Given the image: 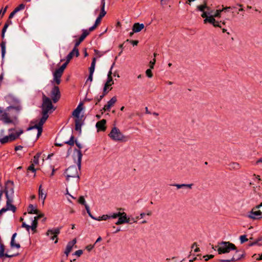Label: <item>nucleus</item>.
<instances>
[{"label": "nucleus", "mask_w": 262, "mask_h": 262, "mask_svg": "<svg viewBox=\"0 0 262 262\" xmlns=\"http://www.w3.org/2000/svg\"><path fill=\"white\" fill-rule=\"evenodd\" d=\"M106 120L102 119L96 123V127L98 131H105L106 130Z\"/></svg>", "instance_id": "dca6fc26"}, {"label": "nucleus", "mask_w": 262, "mask_h": 262, "mask_svg": "<svg viewBox=\"0 0 262 262\" xmlns=\"http://www.w3.org/2000/svg\"><path fill=\"white\" fill-rule=\"evenodd\" d=\"M229 170H237L240 168V165L236 162H231L228 165Z\"/></svg>", "instance_id": "4be33fe9"}, {"label": "nucleus", "mask_w": 262, "mask_h": 262, "mask_svg": "<svg viewBox=\"0 0 262 262\" xmlns=\"http://www.w3.org/2000/svg\"><path fill=\"white\" fill-rule=\"evenodd\" d=\"M114 64H115V63H113V64H112V67L111 68V69H110V71L108 73L107 77H112V70Z\"/></svg>", "instance_id": "052dcab7"}, {"label": "nucleus", "mask_w": 262, "mask_h": 262, "mask_svg": "<svg viewBox=\"0 0 262 262\" xmlns=\"http://www.w3.org/2000/svg\"><path fill=\"white\" fill-rule=\"evenodd\" d=\"M42 117L39 120L38 123L35 125L28 128V130L32 129H37V137L38 138L41 134L42 132V125L45 123L49 117L48 113H51L55 110L52 103L51 99L47 97L45 95L42 96Z\"/></svg>", "instance_id": "f03ea898"}, {"label": "nucleus", "mask_w": 262, "mask_h": 262, "mask_svg": "<svg viewBox=\"0 0 262 262\" xmlns=\"http://www.w3.org/2000/svg\"><path fill=\"white\" fill-rule=\"evenodd\" d=\"M4 246L3 245H0V258L3 257V256H6L7 257H11L14 256V255H9L7 253L4 254Z\"/></svg>", "instance_id": "5701e85b"}, {"label": "nucleus", "mask_w": 262, "mask_h": 262, "mask_svg": "<svg viewBox=\"0 0 262 262\" xmlns=\"http://www.w3.org/2000/svg\"><path fill=\"white\" fill-rule=\"evenodd\" d=\"M25 5L23 4H20L18 7L15 8L14 10L16 11V12L25 9Z\"/></svg>", "instance_id": "a19ab883"}, {"label": "nucleus", "mask_w": 262, "mask_h": 262, "mask_svg": "<svg viewBox=\"0 0 262 262\" xmlns=\"http://www.w3.org/2000/svg\"><path fill=\"white\" fill-rule=\"evenodd\" d=\"M156 63V58H154L152 61H150L149 62V67L150 69H154V65Z\"/></svg>", "instance_id": "603ef678"}, {"label": "nucleus", "mask_w": 262, "mask_h": 262, "mask_svg": "<svg viewBox=\"0 0 262 262\" xmlns=\"http://www.w3.org/2000/svg\"><path fill=\"white\" fill-rule=\"evenodd\" d=\"M138 219H139V216H137L136 218H134V217H132V219L130 218L131 224L132 223H136Z\"/></svg>", "instance_id": "e2e57ef3"}, {"label": "nucleus", "mask_w": 262, "mask_h": 262, "mask_svg": "<svg viewBox=\"0 0 262 262\" xmlns=\"http://www.w3.org/2000/svg\"><path fill=\"white\" fill-rule=\"evenodd\" d=\"M1 48L2 51V57L3 59L6 54V41L3 40L1 43Z\"/></svg>", "instance_id": "cd10ccee"}, {"label": "nucleus", "mask_w": 262, "mask_h": 262, "mask_svg": "<svg viewBox=\"0 0 262 262\" xmlns=\"http://www.w3.org/2000/svg\"><path fill=\"white\" fill-rule=\"evenodd\" d=\"M94 248V246L89 245L86 247V249L88 251H90Z\"/></svg>", "instance_id": "338daca9"}, {"label": "nucleus", "mask_w": 262, "mask_h": 262, "mask_svg": "<svg viewBox=\"0 0 262 262\" xmlns=\"http://www.w3.org/2000/svg\"><path fill=\"white\" fill-rule=\"evenodd\" d=\"M6 101L12 105L5 109L0 107V120L6 124L16 125L18 122V116L23 110V106L18 99L11 95L5 97Z\"/></svg>", "instance_id": "f257e3e1"}, {"label": "nucleus", "mask_w": 262, "mask_h": 262, "mask_svg": "<svg viewBox=\"0 0 262 262\" xmlns=\"http://www.w3.org/2000/svg\"><path fill=\"white\" fill-rule=\"evenodd\" d=\"M202 12L203 13H202V14L201 15V16L202 17L205 18V19H206L207 17H209V16L207 15V12H205V11H204V12Z\"/></svg>", "instance_id": "69168bd1"}, {"label": "nucleus", "mask_w": 262, "mask_h": 262, "mask_svg": "<svg viewBox=\"0 0 262 262\" xmlns=\"http://www.w3.org/2000/svg\"><path fill=\"white\" fill-rule=\"evenodd\" d=\"M172 186L177 187L178 189L183 188H188L189 189H191L192 188V184H173Z\"/></svg>", "instance_id": "393cba45"}, {"label": "nucleus", "mask_w": 262, "mask_h": 262, "mask_svg": "<svg viewBox=\"0 0 262 262\" xmlns=\"http://www.w3.org/2000/svg\"><path fill=\"white\" fill-rule=\"evenodd\" d=\"M75 144L76 145V146L79 148V149H81L82 148V146L81 145V144L79 143L78 142H77L76 140L75 141Z\"/></svg>", "instance_id": "774afa93"}, {"label": "nucleus", "mask_w": 262, "mask_h": 262, "mask_svg": "<svg viewBox=\"0 0 262 262\" xmlns=\"http://www.w3.org/2000/svg\"><path fill=\"white\" fill-rule=\"evenodd\" d=\"M74 139V137L73 136H71L70 140L69 141L65 142L64 143L68 144L70 146H73L74 144V143H75Z\"/></svg>", "instance_id": "f704fd0d"}, {"label": "nucleus", "mask_w": 262, "mask_h": 262, "mask_svg": "<svg viewBox=\"0 0 262 262\" xmlns=\"http://www.w3.org/2000/svg\"><path fill=\"white\" fill-rule=\"evenodd\" d=\"M82 41V40H80V38H79L78 40H77L75 42V46L74 48H76V49H78V47L80 44V43Z\"/></svg>", "instance_id": "8fccbe9b"}, {"label": "nucleus", "mask_w": 262, "mask_h": 262, "mask_svg": "<svg viewBox=\"0 0 262 262\" xmlns=\"http://www.w3.org/2000/svg\"><path fill=\"white\" fill-rule=\"evenodd\" d=\"M61 228H62V227H60L54 228L52 229H49V230H48V231L46 233V235L47 236H50V239L51 240H54L55 238H56V240L54 242V243L56 244L58 242L57 236L60 233Z\"/></svg>", "instance_id": "6e6552de"}, {"label": "nucleus", "mask_w": 262, "mask_h": 262, "mask_svg": "<svg viewBox=\"0 0 262 262\" xmlns=\"http://www.w3.org/2000/svg\"><path fill=\"white\" fill-rule=\"evenodd\" d=\"M101 19H102L101 18H100V17L98 16L97 18L94 25L92 27L90 28V31L94 30L96 28L97 26L100 23Z\"/></svg>", "instance_id": "c756f323"}, {"label": "nucleus", "mask_w": 262, "mask_h": 262, "mask_svg": "<svg viewBox=\"0 0 262 262\" xmlns=\"http://www.w3.org/2000/svg\"><path fill=\"white\" fill-rule=\"evenodd\" d=\"M5 192L7 199L6 208H9V210H12L13 212H15L16 211V208L12 204V203L13 202L12 198L9 196L8 190H5Z\"/></svg>", "instance_id": "f8f14e48"}, {"label": "nucleus", "mask_w": 262, "mask_h": 262, "mask_svg": "<svg viewBox=\"0 0 262 262\" xmlns=\"http://www.w3.org/2000/svg\"><path fill=\"white\" fill-rule=\"evenodd\" d=\"M41 155L40 152L37 153L33 157V164H38L39 163V158Z\"/></svg>", "instance_id": "473e14b6"}, {"label": "nucleus", "mask_w": 262, "mask_h": 262, "mask_svg": "<svg viewBox=\"0 0 262 262\" xmlns=\"http://www.w3.org/2000/svg\"><path fill=\"white\" fill-rule=\"evenodd\" d=\"M17 235L16 233H14L11 237V240L10 242L11 247L12 248H16L17 249H19L20 247V246L19 244L16 243L15 242V238Z\"/></svg>", "instance_id": "aec40b11"}, {"label": "nucleus", "mask_w": 262, "mask_h": 262, "mask_svg": "<svg viewBox=\"0 0 262 262\" xmlns=\"http://www.w3.org/2000/svg\"><path fill=\"white\" fill-rule=\"evenodd\" d=\"M256 209H257L255 208V207L252 209L248 215L249 218L252 219L261 218L260 216L261 215V212L260 210H255Z\"/></svg>", "instance_id": "4468645a"}, {"label": "nucleus", "mask_w": 262, "mask_h": 262, "mask_svg": "<svg viewBox=\"0 0 262 262\" xmlns=\"http://www.w3.org/2000/svg\"><path fill=\"white\" fill-rule=\"evenodd\" d=\"M8 25L7 24H5L4 25V26L2 29V38L3 39H4V37H5V32H6V30L8 28Z\"/></svg>", "instance_id": "58836bf2"}, {"label": "nucleus", "mask_w": 262, "mask_h": 262, "mask_svg": "<svg viewBox=\"0 0 262 262\" xmlns=\"http://www.w3.org/2000/svg\"><path fill=\"white\" fill-rule=\"evenodd\" d=\"M236 249L234 244L229 242H222L215 246V250H216L219 254L229 253L231 250Z\"/></svg>", "instance_id": "39448f33"}, {"label": "nucleus", "mask_w": 262, "mask_h": 262, "mask_svg": "<svg viewBox=\"0 0 262 262\" xmlns=\"http://www.w3.org/2000/svg\"><path fill=\"white\" fill-rule=\"evenodd\" d=\"M75 151H76L77 154V164L78 168L75 165L71 166L66 169L64 173L66 174V180L67 181H69L71 178H76V183H78L80 179L78 170L80 171L81 169L82 154L80 149H75Z\"/></svg>", "instance_id": "7ed1b4c3"}, {"label": "nucleus", "mask_w": 262, "mask_h": 262, "mask_svg": "<svg viewBox=\"0 0 262 262\" xmlns=\"http://www.w3.org/2000/svg\"><path fill=\"white\" fill-rule=\"evenodd\" d=\"M244 252L240 250H236L234 255L231 258L227 259H219L217 261L219 262H231L235 261L241 259L244 257Z\"/></svg>", "instance_id": "1a4fd4ad"}, {"label": "nucleus", "mask_w": 262, "mask_h": 262, "mask_svg": "<svg viewBox=\"0 0 262 262\" xmlns=\"http://www.w3.org/2000/svg\"><path fill=\"white\" fill-rule=\"evenodd\" d=\"M83 109V103L80 102L76 108L73 112V116L78 119L80 117V114Z\"/></svg>", "instance_id": "f3484780"}, {"label": "nucleus", "mask_w": 262, "mask_h": 262, "mask_svg": "<svg viewBox=\"0 0 262 262\" xmlns=\"http://www.w3.org/2000/svg\"><path fill=\"white\" fill-rule=\"evenodd\" d=\"M191 248L192 249H194V251L195 252H197L200 251L199 248L196 247V243H194L192 245Z\"/></svg>", "instance_id": "5fc2aeb1"}, {"label": "nucleus", "mask_w": 262, "mask_h": 262, "mask_svg": "<svg viewBox=\"0 0 262 262\" xmlns=\"http://www.w3.org/2000/svg\"><path fill=\"white\" fill-rule=\"evenodd\" d=\"M144 28L143 24L135 23L133 26V31L135 33L141 31Z\"/></svg>", "instance_id": "6ab92c4d"}, {"label": "nucleus", "mask_w": 262, "mask_h": 262, "mask_svg": "<svg viewBox=\"0 0 262 262\" xmlns=\"http://www.w3.org/2000/svg\"><path fill=\"white\" fill-rule=\"evenodd\" d=\"M78 203L81 205H83L85 207V205H88L85 201L83 196H80L78 199Z\"/></svg>", "instance_id": "4c0bfd02"}, {"label": "nucleus", "mask_w": 262, "mask_h": 262, "mask_svg": "<svg viewBox=\"0 0 262 262\" xmlns=\"http://www.w3.org/2000/svg\"><path fill=\"white\" fill-rule=\"evenodd\" d=\"M105 5V0H101V12L98 16L99 17H100L101 18L103 17H104L105 15V14H106V12L104 10Z\"/></svg>", "instance_id": "412c9836"}, {"label": "nucleus", "mask_w": 262, "mask_h": 262, "mask_svg": "<svg viewBox=\"0 0 262 262\" xmlns=\"http://www.w3.org/2000/svg\"><path fill=\"white\" fill-rule=\"evenodd\" d=\"M63 72L59 70L56 69L53 73V80L52 83L55 82L56 84L58 85L61 82V77L63 74Z\"/></svg>", "instance_id": "ddd939ff"}, {"label": "nucleus", "mask_w": 262, "mask_h": 262, "mask_svg": "<svg viewBox=\"0 0 262 262\" xmlns=\"http://www.w3.org/2000/svg\"><path fill=\"white\" fill-rule=\"evenodd\" d=\"M81 125L79 122L78 120H77V119L76 120V121H75V130H77V131H79L80 133H81Z\"/></svg>", "instance_id": "e433bc0d"}, {"label": "nucleus", "mask_w": 262, "mask_h": 262, "mask_svg": "<svg viewBox=\"0 0 262 262\" xmlns=\"http://www.w3.org/2000/svg\"><path fill=\"white\" fill-rule=\"evenodd\" d=\"M151 69H147L146 71V76L147 77H148L149 78H151L152 77L153 75H152V72L151 71Z\"/></svg>", "instance_id": "49530a36"}, {"label": "nucleus", "mask_w": 262, "mask_h": 262, "mask_svg": "<svg viewBox=\"0 0 262 262\" xmlns=\"http://www.w3.org/2000/svg\"><path fill=\"white\" fill-rule=\"evenodd\" d=\"M108 136L114 141H126V137L120 132L119 129L116 127H114Z\"/></svg>", "instance_id": "0eeeda50"}, {"label": "nucleus", "mask_w": 262, "mask_h": 262, "mask_svg": "<svg viewBox=\"0 0 262 262\" xmlns=\"http://www.w3.org/2000/svg\"><path fill=\"white\" fill-rule=\"evenodd\" d=\"M28 170L32 171L33 172H35L36 171V169L34 168V166L33 164H32L28 168Z\"/></svg>", "instance_id": "864d4df0"}, {"label": "nucleus", "mask_w": 262, "mask_h": 262, "mask_svg": "<svg viewBox=\"0 0 262 262\" xmlns=\"http://www.w3.org/2000/svg\"><path fill=\"white\" fill-rule=\"evenodd\" d=\"M72 248H73L72 246H70L68 244H67L66 248V250L64 251V253L66 254L67 257L68 256L69 253H70V252L72 250Z\"/></svg>", "instance_id": "72a5a7b5"}, {"label": "nucleus", "mask_w": 262, "mask_h": 262, "mask_svg": "<svg viewBox=\"0 0 262 262\" xmlns=\"http://www.w3.org/2000/svg\"><path fill=\"white\" fill-rule=\"evenodd\" d=\"M38 195L39 198L42 200V203L43 204L44 201L46 198V194L43 193V190L41 189V185H40L39 187Z\"/></svg>", "instance_id": "a878e982"}, {"label": "nucleus", "mask_w": 262, "mask_h": 262, "mask_svg": "<svg viewBox=\"0 0 262 262\" xmlns=\"http://www.w3.org/2000/svg\"><path fill=\"white\" fill-rule=\"evenodd\" d=\"M82 33L80 35V36L79 37V38H80V40L83 41L86 37V36H88L89 35L90 32H91L92 31H90V28H89V30L83 29L82 30Z\"/></svg>", "instance_id": "b1692460"}, {"label": "nucleus", "mask_w": 262, "mask_h": 262, "mask_svg": "<svg viewBox=\"0 0 262 262\" xmlns=\"http://www.w3.org/2000/svg\"><path fill=\"white\" fill-rule=\"evenodd\" d=\"M85 209L86 210V212L88 213V214H89V215L93 219L96 220V218H95V217H94L93 216V215L91 214V211H90V207L88 205H85Z\"/></svg>", "instance_id": "79ce46f5"}, {"label": "nucleus", "mask_w": 262, "mask_h": 262, "mask_svg": "<svg viewBox=\"0 0 262 262\" xmlns=\"http://www.w3.org/2000/svg\"><path fill=\"white\" fill-rule=\"evenodd\" d=\"M114 84V81L112 77H107V80L104 85H106V86L109 87Z\"/></svg>", "instance_id": "c9c22d12"}, {"label": "nucleus", "mask_w": 262, "mask_h": 262, "mask_svg": "<svg viewBox=\"0 0 262 262\" xmlns=\"http://www.w3.org/2000/svg\"><path fill=\"white\" fill-rule=\"evenodd\" d=\"M69 62H68L67 59H66V62L63 63L59 68H58L59 70H60L62 71H64V69L67 66V64H68Z\"/></svg>", "instance_id": "de8ad7c7"}, {"label": "nucleus", "mask_w": 262, "mask_h": 262, "mask_svg": "<svg viewBox=\"0 0 262 262\" xmlns=\"http://www.w3.org/2000/svg\"><path fill=\"white\" fill-rule=\"evenodd\" d=\"M28 213L30 214H36L39 213V211L37 209H35L33 205L30 204L28 208Z\"/></svg>", "instance_id": "bb28decb"}, {"label": "nucleus", "mask_w": 262, "mask_h": 262, "mask_svg": "<svg viewBox=\"0 0 262 262\" xmlns=\"http://www.w3.org/2000/svg\"><path fill=\"white\" fill-rule=\"evenodd\" d=\"M22 227L25 228L29 231L30 229V226L27 225L25 223H23Z\"/></svg>", "instance_id": "4d7b16f0"}, {"label": "nucleus", "mask_w": 262, "mask_h": 262, "mask_svg": "<svg viewBox=\"0 0 262 262\" xmlns=\"http://www.w3.org/2000/svg\"><path fill=\"white\" fill-rule=\"evenodd\" d=\"M95 64H96V58L94 57V58H93V59L92 60L91 67L89 68L90 73H94V70H95Z\"/></svg>", "instance_id": "2f4dec72"}, {"label": "nucleus", "mask_w": 262, "mask_h": 262, "mask_svg": "<svg viewBox=\"0 0 262 262\" xmlns=\"http://www.w3.org/2000/svg\"><path fill=\"white\" fill-rule=\"evenodd\" d=\"M117 101V98L115 96L112 97L108 102L107 104L105 105L103 107L104 111H110V108L113 106Z\"/></svg>", "instance_id": "2eb2a0df"}, {"label": "nucleus", "mask_w": 262, "mask_h": 262, "mask_svg": "<svg viewBox=\"0 0 262 262\" xmlns=\"http://www.w3.org/2000/svg\"><path fill=\"white\" fill-rule=\"evenodd\" d=\"M79 55V53L78 49H76V48H73L71 52H70L69 54L67 55L66 57V59H67L68 62H70L71 59L73 58L74 56L76 57H78Z\"/></svg>", "instance_id": "a211bd4d"}, {"label": "nucleus", "mask_w": 262, "mask_h": 262, "mask_svg": "<svg viewBox=\"0 0 262 262\" xmlns=\"http://www.w3.org/2000/svg\"><path fill=\"white\" fill-rule=\"evenodd\" d=\"M118 221L116 222L115 224L119 225L125 223L131 224L130 218L127 217L126 213L124 212H121V215L119 216Z\"/></svg>", "instance_id": "9b49d317"}, {"label": "nucleus", "mask_w": 262, "mask_h": 262, "mask_svg": "<svg viewBox=\"0 0 262 262\" xmlns=\"http://www.w3.org/2000/svg\"><path fill=\"white\" fill-rule=\"evenodd\" d=\"M8 132L9 134L8 136L0 138L1 144H4L15 140L24 133V130L21 129L15 130L14 128H12L8 129Z\"/></svg>", "instance_id": "20e7f679"}, {"label": "nucleus", "mask_w": 262, "mask_h": 262, "mask_svg": "<svg viewBox=\"0 0 262 262\" xmlns=\"http://www.w3.org/2000/svg\"><path fill=\"white\" fill-rule=\"evenodd\" d=\"M109 87H107L106 86V85H104V88H103V94L101 95H103V97H104V96L106 95L107 94V93L108 92V91H107V89Z\"/></svg>", "instance_id": "3c124183"}, {"label": "nucleus", "mask_w": 262, "mask_h": 262, "mask_svg": "<svg viewBox=\"0 0 262 262\" xmlns=\"http://www.w3.org/2000/svg\"><path fill=\"white\" fill-rule=\"evenodd\" d=\"M222 12V10H216L214 13H213L212 15L209 16V17H207L204 20V23L206 24L209 23L212 24L215 27H219L222 28L221 23H219V21H217L215 19V17H221V14Z\"/></svg>", "instance_id": "423d86ee"}, {"label": "nucleus", "mask_w": 262, "mask_h": 262, "mask_svg": "<svg viewBox=\"0 0 262 262\" xmlns=\"http://www.w3.org/2000/svg\"><path fill=\"white\" fill-rule=\"evenodd\" d=\"M118 210L119 211L117 213H114L113 214L108 215L109 219L112 218V219H116L119 217L121 215V211L123 210L124 209L123 208H118Z\"/></svg>", "instance_id": "7c9ffc66"}, {"label": "nucleus", "mask_w": 262, "mask_h": 262, "mask_svg": "<svg viewBox=\"0 0 262 262\" xmlns=\"http://www.w3.org/2000/svg\"><path fill=\"white\" fill-rule=\"evenodd\" d=\"M236 9V7H234V6L226 7L223 8L221 10H222V12L223 11L226 12L228 10H230H230H234V9Z\"/></svg>", "instance_id": "a18cd8bd"}, {"label": "nucleus", "mask_w": 262, "mask_h": 262, "mask_svg": "<svg viewBox=\"0 0 262 262\" xmlns=\"http://www.w3.org/2000/svg\"><path fill=\"white\" fill-rule=\"evenodd\" d=\"M17 12L14 10L10 14L9 18H12Z\"/></svg>", "instance_id": "0e129e2a"}, {"label": "nucleus", "mask_w": 262, "mask_h": 262, "mask_svg": "<svg viewBox=\"0 0 262 262\" xmlns=\"http://www.w3.org/2000/svg\"><path fill=\"white\" fill-rule=\"evenodd\" d=\"M103 95H100L99 96H97L95 98V100H96L95 104L97 105L98 102H99L103 98Z\"/></svg>", "instance_id": "09e8293b"}, {"label": "nucleus", "mask_w": 262, "mask_h": 262, "mask_svg": "<svg viewBox=\"0 0 262 262\" xmlns=\"http://www.w3.org/2000/svg\"><path fill=\"white\" fill-rule=\"evenodd\" d=\"M82 253L83 251L82 250H78L75 251V252L74 253V255L77 256H80L81 255H82Z\"/></svg>", "instance_id": "6e6d98bb"}, {"label": "nucleus", "mask_w": 262, "mask_h": 262, "mask_svg": "<svg viewBox=\"0 0 262 262\" xmlns=\"http://www.w3.org/2000/svg\"><path fill=\"white\" fill-rule=\"evenodd\" d=\"M239 239H240L241 244H243L248 241V239H247L246 235H241L239 237Z\"/></svg>", "instance_id": "c03bdc74"}, {"label": "nucleus", "mask_w": 262, "mask_h": 262, "mask_svg": "<svg viewBox=\"0 0 262 262\" xmlns=\"http://www.w3.org/2000/svg\"><path fill=\"white\" fill-rule=\"evenodd\" d=\"M51 97L54 103H56L60 98V92L58 86L54 85L51 92Z\"/></svg>", "instance_id": "9d476101"}, {"label": "nucleus", "mask_w": 262, "mask_h": 262, "mask_svg": "<svg viewBox=\"0 0 262 262\" xmlns=\"http://www.w3.org/2000/svg\"><path fill=\"white\" fill-rule=\"evenodd\" d=\"M76 243V239L75 238L73 239L72 241L69 242L68 244L70 246L73 247L74 245Z\"/></svg>", "instance_id": "680f3d73"}, {"label": "nucleus", "mask_w": 262, "mask_h": 262, "mask_svg": "<svg viewBox=\"0 0 262 262\" xmlns=\"http://www.w3.org/2000/svg\"><path fill=\"white\" fill-rule=\"evenodd\" d=\"M109 219V216L108 215H103L101 216H99L98 218H96L97 221H101V220H106Z\"/></svg>", "instance_id": "37998d69"}, {"label": "nucleus", "mask_w": 262, "mask_h": 262, "mask_svg": "<svg viewBox=\"0 0 262 262\" xmlns=\"http://www.w3.org/2000/svg\"><path fill=\"white\" fill-rule=\"evenodd\" d=\"M196 9L198 11L204 12L206 9H209V7L207 6L206 3L203 5H199L196 7Z\"/></svg>", "instance_id": "c85d7f7f"}, {"label": "nucleus", "mask_w": 262, "mask_h": 262, "mask_svg": "<svg viewBox=\"0 0 262 262\" xmlns=\"http://www.w3.org/2000/svg\"><path fill=\"white\" fill-rule=\"evenodd\" d=\"M37 226V222L36 221H33L32 223V225L30 226V228H31L32 230L35 231L36 228Z\"/></svg>", "instance_id": "ea45409f"}, {"label": "nucleus", "mask_w": 262, "mask_h": 262, "mask_svg": "<svg viewBox=\"0 0 262 262\" xmlns=\"http://www.w3.org/2000/svg\"><path fill=\"white\" fill-rule=\"evenodd\" d=\"M126 41H129L133 46H137L138 43V40H129V39H127Z\"/></svg>", "instance_id": "13d9d810"}, {"label": "nucleus", "mask_w": 262, "mask_h": 262, "mask_svg": "<svg viewBox=\"0 0 262 262\" xmlns=\"http://www.w3.org/2000/svg\"><path fill=\"white\" fill-rule=\"evenodd\" d=\"M207 11L205 12H207L208 16H211L212 15V14L213 13L212 10H211L209 8V9H206Z\"/></svg>", "instance_id": "bf43d9fd"}]
</instances>
